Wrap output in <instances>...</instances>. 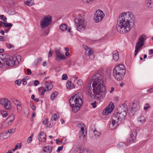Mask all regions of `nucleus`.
Listing matches in <instances>:
<instances>
[{
    "mask_svg": "<svg viewBox=\"0 0 153 153\" xmlns=\"http://www.w3.org/2000/svg\"><path fill=\"white\" fill-rule=\"evenodd\" d=\"M4 62V59L0 57V68L3 65V64Z\"/></svg>",
    "mask_w": 153,
    "mask_h": 153,
    "instance_id": "nucleus-43",
    "label": "nucleus"
},
{
    "mask_svg": "<svg viewBox=\"0 0 153 153\" xmlns=\"http://www.w3.org/2000/svg\"><path fill=\"white\" fill-rule=\"evenodd\" d=\"M94 134H95V136L96 137H100L101 134L99 132H98V131H94Z\"/></svg>",
    "mask_w": 153,
    "mask_h": 153,
    "instance_id": "nucleus-53",
    "label": "nucleus"
},
{
    "mask_svg": "<svg viewBox=\"0 0 153 153\" xmlns=\"http://www.w3.org/2000/svg\"><path fill=\"white\" fill-rule=\"evenodd\" d=\"M104 14L103 12L100 10H98L95 12L94 16V19L96 22H98L102 19Z\"/></svg>",
    "mask_w": 153,
    "mask_h": 153,
    "instance_id": "nucleus-8",
    "label": "nucleus"
},
{
    "mask_svg": "<svg viewBox=\"0 0 153 153\" xmlns=\"http://www.w3.org/2000/svg\"><path fill=\"white\" fill-rule=\"evenodd\" d=\"M77 83L78 85H81L82 84V81L81 79H79L77 81Z\"/></svg>",
    "mask_w": 153,
    "mask_h": 153,
    "instance_id": "nucleus-57",
    "label": "nucleus"
},
{
    "mask_svg": "<svg viewBox=\"0 0 153 153\" xmlns=\"http://www.w3.org/2000/svg\"><path fill=\"white\" fill-rule=\"evenodd\" d=\"M125 73H120L113 71V75L115 78L118 81L122 80L124 78Z\"/></svg>",
    "mask_w": 153,
    "mask_h": 153,
    "instance_id": "nucleus-16",
    "label": "nucleus"
},
{
    "mask_svg": "<svg viewBox=\"0 0 153 153\" xmlns=\"http://www.w3.org/2000/svg\"><path fill=\"white\" fill-rule=\"evenodd\" d=\"M3 22V24H6V25H8V26L7 27H11L13 26V25L10 23H7V22L6 21V20H4V21Z\"/></svg>",
    "mask_w": 153,
    "mask_h": 153,
    "instance_id": "nucleus-41",
    "label": "nucleus"
},
{
    "mask_svg": "<svg viewBox=\"0 0 153 153\" xmlns=\"http://www.w3.org/2000/svg\"><path fill=\"white\" fill-rule=\"evenodd\" d=\"M131 109L132 111H135L138 110V106L137 104L133 102L132 105H131Z\"/></svg>",
    "mask_w": 153,
    "mask_h": 153,
    "instance_id": "nucleus-29",
    "label": "nucleus"
},
{
    "mask_svg": "<svg viewBox=\"0 0 153 153\" xmlns=\"http://www.w3.org/2000/svg\"><path fill=\"white\" fill-rule=\"evenodd\" d=\"M74 153H86L85 152H84L82 149V147L80 146H77L74 151Z\"/></svg>",
    "mask_w": 153,
    "mask_h": 153,
    "instance_id": "nucleus-21",
    "label": "nucleus"
},
{
    "mask_svg": "<svg viewBox=\"0 0 153 153\" xmlns=\"http://www.w3.org/2000/svg\"><path fill=\"white\" fill-rule=\"evenodd\" d=\"M6 47L9 48H12V47L13 46L11 44L7 43H6Z\"/></svg>",
    "mask_w": 153,
    "mask_h": 153,
    "instance_id": "nucleus-58",
    "label": "nucleus"
},
{
    "mask_svg": "<svg viewBox=\"0 0 153 153\" xmlns=\"http://www.w3.org/2000/svg\"><path fill=\"white\" fill-rule=\"evenodd\" d=\"M52 19L51 16L48 15L45 16L40 21V26L42 28H45L51 25Z\"/></svg>",
    "mask_w": 153,
    "mask_h": 153,
    "instance_id": "nucleus-5",
    "label": "nucleus"
},
{
    "mask_svg": "<svg viewBox=\"0 0 153 153\" xmlns=\"http://www.w3.org/2000/svg\"><path fill=\"white\" fill-rule=\"evenodd\" d=\"M67 25L65 23H63L59 26V29H67Z\"/></svg>",
    "mask_w": 153,
    "mask_h": 153,
    "instance_id": "nucleus-39",
    "label": "nucleus"
},
{
    "mask_svg": "<svg viewBox=\"0 0 153 153\" xmlns=\"http://www.w3.org/2000/svg\"><path fill=\"white\" fill-rule=\"evenodd\" d=\"M39 81L37 80H35L34 81V84L36 86H37L38 84H39Z\"/></svg>",
    "mask_w": 153,
    "mask_h": 153,
    "instance_id": "nucleus-63",
    "label": "nucleus"
},
{
    "mask_svg": "<svg viewBox=\"0 0 153 153\" xmlns=\"http://www.w3.org/2000/svg\"><path fill=\"white\" fill-rule=\"evenodd\" d=\"M87 52H88V54L89 58L91 60L94 59V55L93 54V52L91 48H90L89 49ZM86 53H87V52Z\"/></svg>",
    "mask_w": 153,
    "mask_h": 153,
    "instance_id": "nucleus-28",
    "label": "nucleus"
},
{
    "mask_svg": "<svg viewBox=\"0 0 153 153\" xmlns=\"http://www.w3.org/2000/svg\"><path fill=\"white\" fill-rule=\"evenodd\" d=\"M56 58V60L57 62L66 59L65 56L62 54L59 50H56L55 51Z\"/></svg>",
    "mask_w": 153,
    "mask_h": 153,
    "instance_id": "nucleus-15",
    "label": "nucleus"
},
{
    "mask_svg": "<svg viewBox=\"0 0 153 153\" xmlns=\"http://www.w3.org/2000/svg\"><path fill=\"white\" fill-rule=\"evenodd\" d=\"M57 116L56 114H54L53 115L51 118V120H55L57 118Z\"/></svg>",
    "mask_w": 153,
    "mask_h": 153,
    "instance_id": "nucleus-45",
    "label": "nucleus"
},
{
    "mask_svg": "<svg viewBox=\"0 0 153 153\" xmlns=\"http://www.w3.org/2000/svg\"><path fill=\"white\" fill-rule=\"evenodd\" d=\"M63 148V146L58 147L56 151V152L58 153L59 152L62 150Z\"/></svg>",
    "mask_w": 153,
    "mask_h": 153,
    "instance_id": "nucleus-54",
    "label": "nucleus"
},
{
    "mask_svg": "<svg viewBox=\"0 0 153 153\" xmlns=\"http://www.w3.org/2000/svg\"><path fill=\"white\" fill-rule=\"evenodd\" d=\"M27 72V74L28 75H30L31 74V70L29 68H28L26 70Z\"/></svg>",
    "mask_w": 153,
    "mask_h": 153,
    "instance_id": "nucleus-64",
    "label": "nucleus"
},
{
    "mask_svg": "<svg viewBox=\"0 0 153 153\" xmlns=\"http://www.w3.org/2000/svg\"><path fill=\"white\" fill-rule=\"evenodd\" d=\"M136 136V130H133L132 131V134H130L131 138H130L129 140L131 142H133V141L135 139Z\"/></svg>",
    "mask_w": 153,
    "mask_h": 153,
    "instance_id": "nucleus-23",
    "label": "nucleus"
},
{
    "mask_svg": "<svg viewBox=\"0 0 153 153\" xmlns=\"http://www.w3.org/2000/svg\"><path fill=\"white\" fill-rule=\"evenodd\" d=\"M14 119V115L13 114H11L8 118H7L6 121V122L7 123L9 124H10L13 121Z\"/></svg>",
    "mask_w": 153,
    "mask_h": 153,
    "instance_id": "nucleus-27",
    "label": "nucleus"
},
{
    "mask_svg": "<svg viewBox=\"0 0 153 153\" xmlns=\"http://www.w3.org/2000/svg\"><path fill=\"white\" fill-rule=\"evenodd\" d=\"M76 127L80 129V130H83L86 129L85 125L82 123H78L77 124Z\"/></svg>",
    "mask_w": 153,
    "mask_h": 153,
    "instance_id": "nucleus-30",
    "label": "nucleus"
},
{
    "mask_svg": "<svg viewBox=\"0 0 153 153\" xmlns=\"http://www.w3.org/2000/svg\"><path fill=\"white\" fill-rule=\"evenodd\" d=\"M0 19H1L3 21H4V20H7V18L5 16H4L3 15H0Z\"/></svg>",
    "mask_w": 153,
    "mask_h": 153,
    "instance_id": "nucleus-50",
    "label": "nucleus"
},
{
    "mask_svg": "<svg viewBox=\"0 0 153 153\" xmlns=\"http://www.w3.org/2000/svg\"><path fill=\"white\" fill-rule=\"evenodd\" d=\"M150 107V105H149V103H147L146 106H144V109L145 110H146L148 109Z\"/></svg>",
    "mask_w": 153,
    "mask_h": 153,
    "instance_id": "nucleus-60",
    "label": "nucleus"
},
{
    "mask_svg": "<svg viewBox=\"0 0 153 153\" xmlns=\"http://www.w3.org/2000/svg\"><path fill=\"white\" fill-rule=\"evenodd\" d=\"M118 32L120 33H125L128 32L130 29H117Z\"/></svg>",
    "mask_w": 153,
    "mask_h": 153,
    "instance_id": "nucleus-35",
    "label": "nucleus"
},
{
    "mask_svg": "<svg viewBox=\"0 0 153 153\" xmlns=\"http://www.w3.org/2000/svg\"><path fill=\"white\" fill-rule=\"evenodd\" d=\"M125 73H120L113 71V75L115 78L118 81L122 80L124 78Z\"/></svg>",
    "mask_w": 153,
    "mask_h": 153,
    "instance_id": "nucleus-17",
    "label": "nucleus"
},
{
    "mask_svg": "<svg viewBox=\"0 0 153 153\" xmlns=\"http://www.w3.org/2000/svg\"><path fill=\"white\" fill-rule=\"evenodd\" d=\"M45 85L46 88L47 89V91H49L51 90L53 88V85L50 81H46L45 82Z\"/></svg>",
    "mask_w": 153,
    "mask_h": 153,
    "instance_id": "nucleus-24",
    "label": "nucleus"
},
{
    "mask_svg": "<svg viewBox=\"0 0 153 153\" xmlns=\"http://www.w3.org/2000/svg\"><path fill=\"white\" fill-rule=\"evenodd\" d=\"M33 0H30V1H26V4L28 6H31L33 5Z\"/></svg>",
    "mask_w": 153,
    "mask_h": 153,
    "instance_id": "nucleus-40",
    "label": "nucleus"
},
{
    "mask_svg": "<svg viewBox=\"0 0 153 153\" xmlns=\"http://www.w3.org/2000/svg\"><path fill=\"white\" fill-rule=\"evenodd\" d=\"M16 149H17L18 148H21V144L20 143H17V144L15 146V147Z\"/></svg>",
    "mask_w": 153,
    "mask_h": 153,
    "instance_id": "nucleus-59",
    "label": "nucleus"
},
{
    "mask_svg": "<svg viewBox=\"0 0 153 153\" xmlns=\"http://www.w3.org/2000/svg\"><path fill=\"white\" fill-rule=\"evenodd\" d=\"M9 136L8 135V133L7 132L3 133L0 134L1 137H3V138H7Z\"/></svg>",
    "mask_w": 153,
    "mask_h": 153,
    "instance_id": "nucleus-38",
    "label": "nucleus"
},
{
    "mask_svg": "<svg viewBox=\"0 0 153 153\" xmlns=\"http://www.w3.org/2000/svg\"><path fill=\"white\" fill-rule=\"evenodd\" d=\"M62 31H65L66 30H68V31L70 33L71 36H73V32L71 30V29H61Z\"/></svg>",
    "mask_w": 153,
    "mask_h": 153,
    "instance_id": "nucleus-49",
    "label": "nucleus"
},
{
    "mask_svg": "<svg viewBox=\"0 0 153 153\" xmlns=\"http://www.w3.org/2000/svg\"><path fill=\"white\" fill-rule=\"evenodd\" d=\"M146 37L145 35H141L136 44L134 56H136L139 50L143 46L144 43L146 39Z\"/></svg>",
    "mask_w": 153,
    "mask_h": 153,
    "instance_id": "nucleus-7",
    "label": "nucleus"
},
{
    "mask_svg": "<svg viewBox=\"0 0 153 153\" xmlns=\"http://www.w3.org/2000/svg\"><path fill=\"white\" fill-rule=\"evenodd\" d=\"M75 26L76 28L81 29L85 28L84 21L80 17H77L74 20Z\"/></svg>",
    "mask_w": 153,
    "mask_h": 153,
    "instance_id": "nucleus-9",
    "label": "nucleus"
},
{
    "mask_svg": "<svg viewBox=\"0 0 153 153\" xmlns=\"http://www.w3.org/2000/svg\"><path fill=\"white\" fill-rule=\"evenodd\" d=\"M134 15L130 12L122 13L118 18L116 25L117 29L132 28L134 25Z\"/></svg>",
    "mask_w": 153,
    "mask_h": 153,
    "instance_id": "nucleus-1",
    "label": "nucleus"
},
{
    "mask_svg": "<svg viewBox=\"0 0 153 153\" xmlns=\"http://www.w3.org/2000/svg\"><path fill=\"white\" fill-rule=\"evenodd\" d=\"M86 134V131L85 129L83 130H80L79 133V138L83 140H84L85 138V136Z\"/></svg>",
    "mask_w": 153,
    "mask_h": 153,
    "instance_id": "nucleus-20",
    "label": "nucleus"
},
{
    "mask_svg": "<svg viewBox=\"0 0 153 153\" xmlns=\"http://www.w3.org/2000/svg\"><path fill=\"white\" fill-rule=\"evenodd\" d=\"M11 101L14 104L16 105H18L21 103V102L20 101L15 98H11Z\"/></svg>",
    "mask_w": 153,
    "mask_h": 153,
    "instance_id": "nucleus-33",
    "label": "nucleus"
},
{
    "mask_svg": "<svg viewBox=\"0 0 153 153\" xmlns=\"http://www.w3.org/2000/svg\"><path fill=\"white\" fill-rule=\"evenodd\" d=\"M128 106L125 104H122L118 108V111L113 114L109 125L111 129H114L120 123L121 121L125 120L128 110Z\"/></svg>",
    "mask_w": 153,
    "mask_h": 153,
    "instance_id": "nucleus-2",
    "label": "nucleus"
},
{
    "mask_svg": "<svg viewBox=\"0 0 153 153\" xmlns=\"http://www.w3.org/2000/svg\"><path fill=\"white\" fill-rule=\"evenodd\" d=\"M68 78V77L66 74H64L62 76V80H66Z\"/></svg>",
    "mask_w": 153,
    "mask_h": 153,
    "instance_id": "nucleus-56",
    "label": "nucleus"
},
{
    "mask_svg": "<svg viewBox=\"0 0 153 153\" xmlns=\"http://www.w3.org/2000/svg\"><path fill=\"white\" fill-rule=\"evenodd\" d=\"M38 90L39 94L43 95L46 91V89L44 87H41L38 89Z\"/></svg>",
    "mask_w": 153,
    "mask_h": 153,
    "instance_id": "nucleus-32",
    "label": "nucleus"
},
{
    "mask_svg": "<svg viewBox=\"0 0 153 153\" xmlns=\"http://www.w3.org/2000/svg\"><path fill=\"white\" fill-rule=\"evenodd\" d=\"M113 71L120 73H126V70L125 67L123 64H120L116 66L114 68Z\"/></svg>",
    "mask_w": 153,
    "mask_h": 153,
    "instance_id": "nucleus-14",
    "label": "nucleus"
},
{
    "mask_svg": "<svg viewBox=\"0 0 153 153\" xmlns=\"http://www.w3.org/2000/svg\"><path fill=\"white\" fill-rule=\"evenodd\" d=\"M16 106V109L17 112L18 113H20L22 110V103H20Z\"/></svg>",
    "mask_w": 153,
    "mask_h": 153,
    "instance_id": "nucleus-34",
    "label": "nucleus"
},
{
    "mask_svg": "<svg viewBox=\"0 0 153 153\" xmlns=\"http://www.w3.org/2000/svg\"><path fill=\"white\" fill-rule=\"evenodd\" d=\"M53 125V123L52 122H48V123L47 124V127L48 128H51L52 126Z\"/></svg>",
    "mask_w": 153,
    "mask_h": 153,
    "instance_id": "nucleus-47",
    "label": "nucleus"
},
{
    "mask_svg": "<svg viewBox=\"0 0 153 153\" xmlns=\"http://www.w3.org/2000/svg\"><path fill=\"white\" fill-rule=\"evenodd\" d=\"M90 86V88L88 89L87 91V94L89 98H90V99L92 100L95 99L96 96L99 95L100 94H96L94 93V92L93 93L92 91V88L91 87V85L90 83H89L88 87Z\"/></svg>",
    "mask_w": 153,
    "mask_h": 153,
    "instance_id": "nucleus-13",
    "label": "nucleus"
},
{
    "mask_svg": "<svg viewBox=\"0 0 153 153\" xmlns=\"http://www.w3.org/2000/svg\"><path fill=\"white\" fill-rule=\"evenodd\" d=\"M1 114L4 117H5L7 115V112L5 111H2L1 112Z\"/></svg>",
    "mask_w": 153,
    "mask_h": 153,
    "instance_id": "nucleus-55",
    "label": "nucleus"
},
{
    "mask_svg": "<svg viewBox=\"0 0 153 153\" xmlns=\"http://www.w3.org/2000/svg\"><path fill=\"white\" fill-rule=\"evenodd\" d=\"M83 99L82 94L81 92H78L71 97L69 102L74 112L76 113L79 110L83 103Z\"/></svg>",
    "mask_w": 153,
    "mask_h": 153,
    "instance_id": "nucleus-4",
    "label": "nucleus"
},
{
    "mask_svg": "<svg viewBox=\"0 0 153 153\" xmlns=\"http://www.w3.org/2000/svg\"><path fill=\"white\" fill-rule=\"evenodd\" d=\"M49 32V29H42L41 32L42 33V35L44 36H46L48 34Z\"/></svg>",
    "mask_w": 153,
    "mask_h": 153,
    "instance_id": "nucleus-36",
    "label": "nucleus"
},
{
    "mask_svg": "<svg viewBox=\"0 0 153 153\" xmlns=\"http://www.w3.org/2000/svg\"><path fill=\"white\" fill-rule=\"evenodd\" d=\"M82 46H83V48L84 49L86 50L85 53H86L87 52V51L88 50H89V49H90L91 48H90L88 47L86 45H85V44L83 45Z\"/></svg>",
    "mask_w": 153,
    "mask_h": 153,
    "instance_id": "nucleus-44",
    "label": "nucleus"
},
{
    "mask_svg": "<svg viewBox=\"0 0 153 153\" xmlns=\"http://www.w3.org/2000/svg\"><path fill=\"white\" fill-rule=\"evenodd\" d=\"M67 88L69 89H73L75 88L74 85L69 80H68L66 84Z\"/></svg>",
    "mask_w": 153,
    "mask_h": 153,
    "instance_id": "nucleus-26",
    "label": "nucleus"
},
{
    "mask_svg": "<svg viewBox=\"0 0 153 153\" xmlns=\"http://www.w3.org/2000/svg\"><path fill=\"white\" fill-rule=\"evenodd\" d=\"M84 3H89L90 2L92 1V0H81Z\"/></svg>",
    "mask_w": 153,
    "mask_h": 153,
    "instance_id": "nucleus-62",
    "label": "nucleus"
},
{
    "mask_svg": "<svg viewBox=\"0 0 153 153\" xmlns=\"http://www.w3.org/2000/svg\"><path fill=\"white\" fill-rule=\"evenodd\" d=\"M30 107L33 110L35 111L36 110V108L34 104L32 102H30Z\"/></svg>",
    "mask_w": 153,
    "mask_h": 153,
    "instance_id": "nucleus-42",
    "label": "nucleus"
},
{
    "mask_svg": "<svg viewBox=\"0 0 153 153\" xmlns=\"http://www.w3.org/2000/svg\"><path fill=\"white\" fill-rule=\"evenodd\" d=\"M146 37L145 35H141L136 44L134 56H136L139 50L143 46L144 43L146 39Z\"/></svg>",
    "mask_w": 153,
    "mask_h": 153,
    "instance_id": "nucleus-6",
    "label": "nucleus"
},
{
    "mask_svg": "<svg viewBox=\"0 0 153 153\" xmlns=\"http://www.w3.org/2000/svg\"><path fill=\"white\" fill-rule=\"evenodd\" d=\"M15 128H12L10 129H9L8 131L7 132L10 133V134H12L15 131Z\"/></svg>",
    "mask_w": 153,
    "mask_h": 153,
    "instance_id": "nucleus-48",
    "label": "nucleus"
},
{
    "mask_svg": "<svg viewBox=\"0 0 153 153\" xmlns=\"http://www.w3.org/2000/svg\"><path fill=\"white\" fill-rule=\"evenodd\" d=\"M52 150V147L50 146H44L43 148V153H51Z\"/></svg>",
    "mask_w": 153,
    "mask_h": 153,
    "instance_id": "nucleus-19",
    "label": "nucleus"
},
{
    "mask_svg": "<svg viewBox=\"0 0 153 153\" xmlns=\"http://www.w3.org/2000/svg\"><path fill=\"white\" fill-rule=\"evenodd\" d=\"M58 92L57 91H55L53 92L51 94V99L52 100H55L58 94Z\"/></svg>",
    "mask_w": 153,
    "mask_h": 153,
    "instance_id": "nucleus-31",
    "label": "nucleus"
},
{
    "mask_svg": "<svg viewBox=\"0 0 153 153\" xmlns=\"http://www.w3.org/2000/svg\"><path fill=\"white\" fill-rule=\"evenodd\" d=\"M146 2L147 6L153 11V0H146Z\"/></svg>",
    "mask_w": 153,
    "mask_h": 153,
    "instance_id": "nucleus-22",
    "label": "nucleus"
},
{
    "mask_svg": "<svg viewBox=\"0 0 153 153\" xmlns=\"http://www.w3.org/2000/svg\"><path fill=\"white\" fill-rule=\"evenodd\" d=\"M17 57H10L7 59L4 63V65L7 66L12 67L16 64V62Z\"/></svg>",
    "mask_w": 153,
    "mask_h": 153,
    "instance_id": "nucleus-10",
    "label": "nucleus"
},
{
    "mask_svg": "<svg viewBox=\"0 0 153 153\" xmlns=\"http://www.w3.org/2000/svg\"><path fill=\"white\" fill-rule=\"evenodd\" d=\"M15 83L16 84L19 86L21 83V81L19 80H16V81Z\"/></svg>",
    "mask_w": 153,
    "mask_h": 153,
    "instance_id": "nucleus-61",
    "label": "nucleus"
},
{
    "mask_svg": "<svg viewBox=\"0 0 153 153\" xmlns=\"http://www.w3.org/2000/svg\"><path fill=\"white\" fill-rule=\"evenodd\" d=\"M138 121L141 124H143L146 121L144 117L141 116L138 119Z\"/></svg>",
    "mask_w": 153,
    "mask_h": 153,
    "instance_id": "nucleus-37",
    "label": "nucleus"
},
{
    "mask_svg": "<svg viewBox=\"0 0 153 153\" xmlns=\"http://www.w3.org/2000/svg\"><path fill=\"white\" fill-rule=\"evenodd\" d=\"M8 25H6L5 24H3V22L0 21V27H7L8 26Z\"/></svg>",
    "mask_w": 153,
    "mask_h": 153,
    "instance_id": "nucleus-46",
    "label": "nucleus"
},
{
    "mask_svg": "<svg viewBox=\"0 0 153 153\" xmlns=\"http://www.w3.org/2000/svg\"><path fill=\"white\" fill-rule=\"evenodd\" d=\"M114 108V104L111 102H110L109 105L103 110V114L105 115H107L112 111Z\"/></svg>",
    "mask_w": 153,
    "mask_h": 153,
    "instance_id": "nucleus-12",
    "label": "nucleus"
},
{
    "mask_svg": "<svg viewBox=\"0 0 153 153\" xmlns=\"http://www.w3.org/2000/svg\"><path fill=\"white\" fill-rule=\"evenodd\" d=\"M113 59L116 61H118L119 59L118 52L117 51H114L112 53Z\"/></svg>",
    "mask_w": 153,
    "mask_h": 153,
    "instance_id": "nucleus-25",
    "label": "nucleus"
},
{
    "mask_svg": "<svg viewBox=\"0 0 153 153\" xmlns=\"http://www.w3.org/2000/svg\"><path fill=\"white\" fill-rule=\"evenodd\" d=\"M32 136H33V135H32L31 136L29 137L27 140V143H29L32 141Z\"/></svg>",
    "mask_w": 153,
    "mask_h": 153,
    "instance_id": "nucleus-51",
    "label": "nucleus"
},
{
    "mask_svg": "<svg viewBox=\"0 0 153 153\" xmlns=\"http://www.w3.org/2000/svg\"><path fill=\"white\" fill-rule=\"evenodd\" d=\"M92 80L93 91L94 93L100 94L105 91V87L104 85L102 77L100 73H96L93 76Z\"/></svg>",
    "mask_w": 153,
    "mask_h": 153,
    "instance_id": "nucleus-3",
    "label": "nucleus"
},
{
    "mask_svg": "<svg viewBox=\"0 0 153 153\" xmlns=\"http://www.w3.org/2000/svg\"><path fill=\"white\" fill-rule=\"evenodd\" d=\"M48 119L46 118L42 121V124L44 125H46L48 123Z\"/></svg>",
    "mask_w": 153,
    "mask_h": 153,
    "instance_id": "nucleus-52",
    "label": "nucleus"
},
{
    "mask_svg": "<svg viewBox=\"0 0 153 153\" xmlns=\"http://www.w3.org/2000/svg\"><path fill=\"white\" fill-rule=\"evenodd\" d=\"M46 135L45 133L41 132L40 133L38 136V139L40 141L46 142Z\"/></svg>",
    "mask_w": 153,
    "mask_h": 153,
    "instance_id": "nucleus-18",
    "label": "nucleus"
},
{
    "mask_svg": "<svg viewBox=\"0 0 153 153\" xmlns=\"http://www.w3.org/2000/svg\"><path fill=\"white\" fill-rule=\"evenodd\" d=\"M0 104L7 109L9 110L11 108L10 102L6 98L0 99Z\"/></svg>",
    "mask_w": 153,
    "mask_h": 153,
    "instance_id": "nucleus-11",
    "label": "nucleus"
}]
</instances>
